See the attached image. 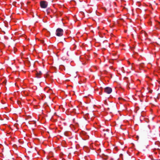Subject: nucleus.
Returning <instances> with one entry per match:
<instances>
[{
  "instance_id": "obj_8",
  "label": "nucleus",
  "mask_w": 160,
  "mask_h": 160,
  "mask_svg": "<svg viewBox=\"0 0 160 160\" xmlns=\"http://www.w3.org/2000/svg\"><path fill=\"white\" fill-rule=\"evenodd\" d=\"M51 11V9H47L46 10V12L47 13H48L50 11Z\"/></svg>"
},
{
  "instance_id": "obj_15",
  "label": "nucleus",
  "mask_w": 160,
  "mask_h": 160,
  "mask_svg": "<svg viewBox=\"0 0 160 160\" xmlns=\"http://www.w3.org/2000/svg\"><path fill=\"white\" fill-rule=\"evenodd\" d=\"M5 82V83H6V81H4V82Z\"/></svg>"
},
{
  "instance_id": "obj_14",
  "label": "nucleus",
  "mask_w": 160,
  "mask_h": 160,
  "mask_svg": "<svg viewBox=\"0 0 160 160\" xmlns=\"http://www.w3.org/2000/svg\"><path fill=\"white\" fill-rule=\"evenodd\" d=\"M44 42V41H42V43H43Z\"/></svg>"
},
{
  "instance_id": "obj_16",
  "label": "nucleus",
  "mask_w": 160,
  "mask_h": 160,
  "mask_svg": "<svg viewBox=\"0 0 160 160\" xmlns=\"http://www.w3.org/2000/svg\"><path fill=\"white\" fill-rule=\"evenodd\" d=\"M137 138H138V136H137Z\"/></svg>"
},
{
  "instance_id": "obj_13",
  "label": "nucleus",
  "mask_w": 160,
  "mask_h": 160,
  "mask_svg": "<svg viewBox=\"0 0 160 160\" xmlns=\"http://www.w3.org/2000/svg\"><path fill=\"white\" fill-rule=\"evenodd\" d=\"M158 147H156V148H155L156 149L157 148V149H158Z\"/></svg>"
},
{
  "instance_id": "obj_1",
  "label": "nucleus",
  "mask_w": 160,
  "mask_h": 160,
  "mask_svg": "<svg viewBox=\"0 0 160 160\" xmlns=\"http://www.w3.org/2000/svg\"><path fill=\"white\" fill-rule=\"evenodd\" d=\"M56 35L57 36L60 37L63 35V30L60 28H58L56 30Z\"/></svg>"
},
{
  "instance_id": "obj_6",
  "label": "nucleus",
  "mask_w": 160,
  "mask_h": 160,
  "mask_svg": "<svg viewBox=\"0 0 160 160\" xmlns=\"http://www.w3.org/2000/svg\"><path fill=\"white\" fill-rule=\"evenodd\" d=\"M37 72L36 74V77L38 78H40V76L42 74V73L41 72V71H39L38 72V71Z\"/></svg>"
},
{
  "instance_id": "obj_7",
  "label": "nucleus",
  "mask_w": 160,
  "mask_h": 160,
  "mask_svg": "<svg viewBox=\"0 0 160 160\" xmlns=\"http://www.w3.org/2000/svg\"><path fill=\"white\" fill-rule=\"evenodd\" d=\"M102 158L105 160H106L108 158V156L107 155L103 154L102 155Z\"/></svg>"
},
{
  "instance_id": "obj_3",
  "label": "nucleus",
  "mask_w": 160,
  "mask_h": 160,
  "mask_svg": "<svg viewBox=\"0 0 160 160\" xmlns=\"http://www.w3.org/2000/svg\"><path fill=\"white\" fill-rule=\"evenodd\" d=\"M70 48L69 47H67L64 48L62 51L63 52L66 54L67 56H68L69 55L68 54V52L70 51Z\"/></svg>"
},
{
  "instance_id": "obj_11",
  "label": "nucleus",
  "mask_w": 160,
  "mask_h": 160,
  "mask_svg": "<svg viewBox=\"0 0 160 160\" xmlns=\"http://www.w3.org/2000/svg\"><path fill=\"white\" fill-rule=\"evenodd\" d=\"M155 143H157V144H158V143H159V142H156Z\"/></svg>"
},
{
  "instance_id": "obj_10",
  "label": "nucleus",
  "mask_w": 160,
  "mask_h": 160,
  "mask_svg": "<svg viewBox=\"0 0 160 160\" xmlns=\"http://www.w3.org/2000/svg\"><path fill=\"white\" fill-rule=\"evenodd\" d=\"M158 83L160 84V79L158 81Z\"/></svg>"
},
{
  "instance_id": "obj_5",
  "label": "nucleus",
  "mask_w": 160,
  "mask_h": 160,
  "mask_svg": "<svg viewBox=\"0 0 160 160\" xmlns=\"http://www.w3.org/2000/svg\"><path fill=\"white\" fill-rule=\"evenodd\" d=\"M145 132H150V127L149 125L147 126L144 129Z\"/></svg>"
},
{
  "instance_id": "obj_17",
  "label": "nucleus",
  "mask_w": 160,
  "mask_h": 160,
  "mask_svg": "<svg viewBox=\"0 0 160 160\" xmlns=\"http://www.w3.org/2000/svg\"><path fill=\"white\" fill-rule=\"evenodd\" d=\"M49 90H51V89H49Z\"/></svg>"
},
{
  "instance_id": "obj_2",
  "label": "nucleus",
  "mask_w": 160,
  "mask_h": 160,
  "mask_svg": "<svg viewBox=\"0 0 160 160\" xmlns=\"http://www.w3.org/2000/svg\"><path fill=\"white\" fill-rule=\"evenodd\" d=\"M48 2L45 1H41L40 2L41 7L42 8H46L48 6Z\"/></svg>"
},
{
  "instance_id": "obj_4",
  "label": "nucleus",
  "mask_w": 160,
  "mask_h": 160,
  "mask_svg": "<svg viewBox=\"0 0 160 160\" xmlns=\"http://www.w3.org/2000/svg\"><path fill=\"white\" fill-rule=\"evenodd\" d=\"M104 92L108 94H110L112 92V89L110 87H107L105 88Z\"/></svg>"
},
{
  "instance_id": "obj_18",
  "label": "nucleus",
  "mask_w": 160,
  "mask_h": 160,
  "mask_svg": "<svg viewBox=\"0 0 160 160\" xmlns=\"http://www.w3.org/2000/svg\"><path fill=\"white\" fill-rule=\"evenodd\" d=\"M47 88H45V89H47Z\"/></svg>"
},
{
  "instance_id": "obj_12",
  "label": "nucleus",
  "mask_w": 160,
  "mask_h": 160,
  "mask_svg": "<svg viewBox=\"0 0 160 160\" xmlns=\"http://www.w3.org/2000/svg\"><path fill=\"white\" fill-rule=\"evenodd\" d=\"M128 63L129 64H130V62H128Z\"/></svg>"
},
{
  "instance_id": "obj_9",
  "label": "nucleus",
  "mask_w": 160,
  "mask_h": 160,
  "mask_svg": "<svg viewBox=\"0 0 160 160\" xmlns=\"http://www.w3.org/2000/svg\"><path fill=\"white\" fill-rule=\"evenodd\" d=\"M17 103H18V104L19 105H20V104L21 105V102H20V101H17Z\"/></svg>"
}]
</instances>
